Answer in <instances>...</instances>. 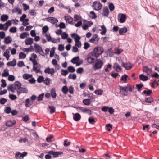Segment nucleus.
<instances>
[{
    "label": "nucleus",
    "mask_w": 159,
    "mask_h": 159,
    "mask_svg": "<svg viewBox=\"0 0 159 159\" xmlns=\"http://www.w3.org/2000/svg\"><path fill=\"white\" fill-rule=\"evenodd\" d=\"M134 88L133 87L132 88L129 84H127V86L122 87L119 86V89L120 91L121 94L124 96H127V94L126 92H128L129 91L130 92H132L134 90Z\"/></svg>",
    "instance_id": "f257e3e1"
},
{
    "label": "nucleus",
    "mask_w": 159,
    "mask_h": 159,
    "mask_svg": "<svg viewBox=\"0 0 159 159\" xmlns=\"http://www.w3.org/2000/svg\"><path fill=\"white\" fill-rule=\"evenodd\" d=\"M104 52V49L101 47H98L95 48L91 52V54L93 57H94L96 58Z\"/></svg>",
    "instance_id": "f03ea898"
},
{
    "label": "nucleus",
    "mask_w": 159,
    "mask_h": 159,
    "mask_svg": "<svg viewBox=\"0 0 159 159\" xmlns=\"http://www.w3.org/2000/svg\"><path fill=\"white\" fill-rule=\"evenodd\" d=\"M103 64V61L99 59H97L95 60L93 66L94 70L99 69L101 68Z\"/></svg>",
    "instance_id": "7ed1b4c3"
},
{
    "label": "nucleus",
    "mask_w": 159,
    "mask_h": 159,
    "mask_svg": "<svg viewBox=\"0 0 159 159\" xmlns=\"http://www.w3.org/2000/svg\"><path fill=\"white\" fill-rule=\"evenodd\" d=\"M92 7L94 10L97 11H99L101 9L102 5L99 2L95 1L93 3Z\"/></svg>",
    "instance_id": "20e7f679"
},
{
    "label": "nucleus",
    "mask_w": 159,
    "mask_h": 159,
    "mask_svg": "<svg viewBox=\"0 0 159 159\" xmlns=\"http://www.w3.org/2000/svg\"><path fill=\"white\" fill-rule=\"evenodd\" d=\"M126 19V16L125 14L122 13H119L118 15V20L121 23L125 22Z\"/></svg>",
    "instance_id": "39448f33"
},
{
    "label": "nucleus",
    "mask_w": 159,
    "mask_h": 159,
    "mask_svg": "<svg viewBox=\"0 0 159 159\" xmlns=\"http://www.w3.org/2000/svg\"><path fill=\"white\" fill-rule=\"evenodd\" d=\"M99 38L98 37V35L97 34H93L90 39L89 41L92 43H94L95 44H97L98 43Z\"/></svg>",
    "instance_id": "423d86ee"
},
{
    "label": "nucleus",
    "mask_w": 159,
    "mask_h": 159,
    "mask_svg": "<svg viewBox=\"0 0 159 159\" xmlns=\"http://www.w3.org/2000/svg\"><path fill=\"white\" fill-rule=\"evenodd\" d=\"M91 55V52L88 54L87 56V57L85 60H87V61L90 64L92 63H94V61H95V59Z\"/></svg>",
    "instance_id": "0eeeda50"
},
{
    "label": "nucleus",
    "mask_w": 159,
    "mask_h": 159,
    "mask_svg": "<svg viewBox=\"0 0 159 159\" xmlns=\"http://www.w3.org/2000/svg\"><path fill=\"white\" fill-rule=\"evenodd\" d=\"M17 92L18 95H20L21 93H27L28 92V89L26 88L21 87L19 89L18 88L17 89Z\"/></svg>",
    "instance_id": "6e6552de"
},
{
    "label": "nucleus",
    "mask_w": 159,
    "mask_h": 159,
    "mask_svg": "<svg viewBox=\"0 0 159 159\" xmlns=\"http://www.w3.org/2000/svg\"><path fill=\"white\" fill-rule=\"evenodd\" d=\"M73 115V118L74 120L76 121H79L81 119V116L79 113L74 114L72 113Z\"/></svg>",
    "instance_id": "1a4fd4ad"
},
{
    "label": "nucleus",
    "mask_w": 159,
    "mask_h": 159,
    "mask_svg": "<svg viewBox=\"0 0 159 159\" xmlns=\"http://www.w3.org/2000/svg\"><path fill=\"white\" fill-rule=\"evenodd\" d=\"M71 36L72 38H74L75 42L80 41L81 39L80 37L77 33H73L72 34H71Z\"/></svg>",
    "instance_id": "9d476101"
},
{
    "label": "nucleus",
    "mask_w": 159,
    "mask_h": 159,
    "mask_svg": "<svg viewBox=\"0 0 159 159\" xmlns=\"http://www.w3.org/2000/svg\"><path fill=\"white\" fill-rule=\"evenodd\" d=\"M65 19L67 23L70 24L72 25H74V23L72 22L73 19L71 17L69 16H65Z\"/></svg>",
    "instance_id": "9b49d317"
},
{
    "label": "nucleus",
    "mask_w": 159,
    "mask_h": 159,
    "mask_svg": "<svg viewBox=\"0 0 159 159\" xmlns=\"http://www.w3.org/2000/svg\"><path fill=\"white\" fill-rule=\"evenodd\" d=\"M48 19V21L50 22V23L52 24H54L55 23H57L58 21V20L56 18L51 17H48L47 18Z\"/></svg>",
    "instance_id": "f8f14e48"
},
{
    "label": "nucleus",
    "mask_w": 159,
    "mask_h": 159,
    "mask_svg": "<svg viewBox=\"0 0 159 159\" xmlns=\"http://www.w3.org/2000/svg\"><path fill=\"white\" fill-rule=\"evenodd\" d=\"M143 72H146L148 75H150L152 72L151 69L149 68L148 66H144L143 68Z\"/></svg>",
    "instance_id": "ddd939ff"
},
{
    "label": "nucleus",
    "mask_w": 159,
    "mask_h": 159,
    "mask_svg": "<svg viewBox=\"0 0 159 159\" xmlns=\"http://www.w3.org/2000/svg\"><path fill=\"white\" fill-rule=\"evenodd\" d=\"M25 44L26 45H31L33 42V39L31 38H27L25 41Z\"/></svg>",
    "instance_id": "4468645a"
},
{
    "label": "nucleus",
    "mask_w": 159,
    "mask_h": 159,
    "mask_svg": "<svg viewBox=\"0 0 159 159\" xmlns=\"http://www.w3.org/2000/svg\"><path fill=\"white\" fill-rule=\"evenodd\" d=\"M12 41L11 38L9 36H8L5 38L4 40V43L6 44H8Z\"/></svg>",
    "instance_id": "2eb2a0df"
},
{
    "label": "nucleus",
    "mask_w": 159,
    "mask_h": 159,
    "mask_svg": "<svg viewBox=\"0 0 159 159\" xmlns=\"http://www.w3.org/2000/svg\"><path fill=\"white\" fill-rule=\"evenodd\" d=\"M127 29L126 27L121 28L119 30L120 34V35H123L125 33L127 32Z\"/></svg>",
    "instance_id": "dca6fc26"
},
{
    "label": "nucleus",
    "mask_w": 159,
    "mask_h": 159,
    "mask_svg": "<svg viewBox=\"0 0 159 159\" xmlns=\"http://www.w3.org/2000/svg\"><path fill=\"white\" fill-rule=\"evenodd\" d=\"M33 102L30 100L29 98H27L25 100V106L27 107H29L32 105Z\"/></svg>",
    "instance_id": "f3484780"
},
{
    "label": "nucleus",
    "mask_w": 159,
    "mask_h": 159,
    "mask_svg": "<svg viewBox=\"0 0 159 159\" xmlns=\"http://www.w3.org/2000/svg\"><path fill=\"white\" fill-rule=\"evenodd\" d=\"M16 64V61L15 58L13 59L12 61L8 62L7 64V65L13 67L15 66Z\"/></svg>",
    "instance_id": "a211bd4d"
},
{
    "label": "nucleus",
    "mask_w": 159,
    "mask_h": 159,
    "mask_svg": "<svg viewBox=\"0 0 159 159\" xmlns=\"http://www.w3.org/2000/svg\"><path fill=\"white\" fill-rule=\"evenodd\" d=\"M109 14V10L107 7H105L103 8V12L102 14L105 16H107Z\"/></svg>",
    "instance_id": "6ab92c4d"
},
{
    "label": "nucleus",
    "mask_w": 159,
    "mask_h": 159,
    "mask_svg": "<svg viewBox=\"0 0 159 159\" xmlns=\"http://www.w3.org/2000/svg\"><path fill=\"white\" fill-rule=\"evenodd\" d=\"M8 16L6 14H3L1 17V20L2 22H5L7 21L8 19Z\"/></svg>",
    "instance_id": "aec40b11"
},
{
    "label": "nucleus",
    "mask_w": 159,
    "mask_h": 159,
    "mask_svg": "<svg viewBox=\"0 0 159 159\" xmlns=\"http://www.w3.org/2000/svg\"><path fill=\"white\" fill-rule=\"evenodd\" d=\"M16 122L15 121H8L5 124L6 126L8 127H11L15 124Z\"/></svg>",
    "instance_id": "412c9836"
},
{
    "label": "nucleus",
    "mask_w": 159,
    "mask_h": 159,
    "mask_svg": "<svg viewBox=\"0 0 159 159\" xmlns=\"http://www.w3.org/2000/svg\"><path fill=\"white\" fill-rule=\"evenodd\" d=\"M15 88L17 90L18 88L20 89L21 87V84L18 81H16L14 83Z\"/></svg>",
    "instance_id": "4be33fe9"
},
{
    "label": "nucleus",
    "mask_w": 159,
    "mask_h": 159,
    "mask_svg": "<svg viewBox=\"0 0 159 159\" xmlns=\"http://www.w3.org/2000/svg\"><path fill=\"white\" fill-rule=\"evenodd\" d=\"M7 88L8 90H10L12 93H14L15 91V89H16L15 87H14L13 84L8 86Z\"/></svg>",
    "instance_id": "5701e85b"
},
{
    "label": "nucleus",
    "mask_w": 159,
    "mask_h": 159,
    "mask_svg": "<svg viewBox=\"0 0 159 159\" xmlns=\"http://www.w3.org/2000/svg\"><path fill=\"white\" fill-rule=\"evenodd\" d=\"M139 77L140 79L143 81H146L148 79V77L147 76H145L143 74L140 75Z\"/></svg>",
    "instance_id": "b1692460"
},
{
    "label": "nucleus",
    "mask_w": 159,
    "mask_h": 159,
    "mask_svg": "<svg viewBox=\"0 0 159 159\" xmlns=\"http://www.w3.org/2000/svg\"><path fill=\"white\" fill-rule=\"evenodd\" d=\"M63 153L61 152H56L54 151L52 154L53 157L54 158L57 157L59 155L62 154Z\"/></svg>",
    "instance_id": "393cba45"
},
{
    "label": "nucleus",
    "mask_w": 159,
    "mask_h": 159,
    "mask_svg": "<svg viewBox=\"0 0 159 159\" xmlns=\"http://www.w3.org/2000/svg\"><path fill=\"white\" fill-rule=\"evenodd\" d=\"M127 63H124L123 61H122V66L124 67L126 70H130L132 67V66H126L127 65Z\"/></svg>",
    "instance_id": "a878e982"
},
{
    "label": "nucleus",
    "mask_w": 159,
    "mask_h": 159,
    "mask_svg": "<svg viewBox=\"0 0 159 159\" xmlns=\"http://www.w3.org/2000/svg\"><path fill=\"white\" fill-rule=\"evenodd\" d=\"M29 35V34L27 32H24L20 34V38L21 39H23Z\"/></svg>",
    "instance_id": "bb28decb"
},
{
    "label": "nucleus",
    "mask_w": 159,
    "mask_h": 159,
    "mask_svg": "<svg viewBox=\"0 0 159 159\" xmlns=\"http://www.w3.org/2000/svg\"><path fill=\"white\" fill-rule=\"evenodd\" d=\"M9 70L7 69L6 68L4 70V72L3 73L2 75L3 77H6L9 75Z\"/></svg>",
    "instance_id": "cd10ccee"
},
{
    "label": "nucleus",
    "mask_w": 159,
    "mask_h": 159,
    "mask_svg": "<svg viewBox=\"0 0 159 159\" xmlns=\"http://www.w3.org/2000/svg\"><path fill=\"white\" fill-rule=\"evenodd\" d=\"M40 65L38 66L37 67L33 66V70L34 71H35L36 73H39L40 72Z\"/></svg>",
    "instance_id": "c85d7f7f"
},
{
    "label": "nucleus",
    "mask_w": 159,
    "mask_h": 159,
    "mask_svg": "<svg viewBox=\"0 0 159 159\" xmlns=\"http://www.w3.org/2000/svg\"><path fill=\"white\" fill-rule=\"evenodd\" d=\"M80 60V58L78 56L77 57H75L73 58L71 60V62L75 64L76 63V61H78Z\"/></svg>",
    "instance_id": "c756f323"
},
{
    "label": "nucleus",
    "mask_w": 159,
    "mask_h": 159,
    "mask_svg": "<svg viewBox=\"0 0 159 159\" xmlns=\"http://www.w3.org/2000/svg\"><path fill=\"white\" fill-rule=\"evenodd\" d=\"M51 96L53 98H55L56 96L55 89L54 88H52L51 91Z\"/></svg>",
    "instance_id": "7c9ffc66"
},
{
    "label": "nucleus",
    "mask_w": 159,
    "mask_h": 159,
    "mask_svg": "<svg viewBox=\"0 0 159 159\" xmlns=\"http://www.w3.org/2000/svg\"><path fill=\"white\" fill-rule=\"evenodd\" d=\"M15 10L14 9H13L12 10V13H16V12H18V14H21L22 13V10H21L18 8V7H16V8Z\"/></svg>",
    "instance_id": "2f4dec72"
},
{
    "label": "nucleus",
    "mask_w": 159,
    "mask_h": 159,
    "mask_svg": "<svg viewBox=\"0 0 159 159\" xmlns=\"http://www.w3.org/2000/svg\"><path fill=\"white\" fill-rule=\"evenodd\" d=\"M51 81V79L48 77L46 78L44 80L43 83L47 85H48L50 84V81Z\"/></svg>",
    "instance_id": "473e14b6"
},
{
    "label": "nucleus",
    "mask_w": 159,
    "mask_h": 159,
    "mask_svg": "<svg viewBox=\"0 0 159 159\" xmlns=\"http://www.w3.org/2000/svg\"><path fill=\"white\" fill-rule=\"evenodd\" d=\"M62 91L64 94H66L68 91V89L66 86H63L62 88Z\"/></svg>",
    "instance_id": "72a5a7b5"
},
{
    "label": "nucleus",
    "mask_w": 159,
    "mask_h": 159,
    "mask_svg": "<svg viewBox=\"0 0 159 159\" xmlns=\"http://www.w3.org/2000/svg\"><path fill=\"white\" fill-rule=\"evenodd\" d=\"M26 57V55L23 52H20L19 55V59H23Z\"/></svg>",
    "instance_id": "f704fd0d"
},
{
    "label": "nucleus",
    "mask_w": 159,
    "mask_h": 159,
    "mask_svg": "<svg viewBox=\"0 0 159 159\" xmlns=\"http://www.w3.org/2000/svg\"><path fill=\"white\" fill-rule=\"evenodd\" d=\"M153 101V98L151 97L146 98L145 100L146 102L151 103Z\"/></svg>",
    "instance_id": "c9c22d12"
},
{
    "label": "nucleus",
    "mask_w": 159,
    "mask_h": 159,
    "mask_svg": "<svg viewBox=\"0 0 159 159\" xmlns=\"http://www.w3.org/2000/svg\"><path fill=\"white\" fill-rule=\"evenodd\" d=\"M21 153L19 152H16L15 157L17 159H21L22 158Z\"/></svg>",
    "instance_id": "e433bc0d"
},
{
    "label": "nucleus",
    "mask_w": 159,
    "mask_h": 159,
    "mask_svg": "<svg viewBox=\"0 0 159 159\" xmlns=\"http://www.w3.org/2000/svg\"><path fill=\"white\" fill-rule=\"evenodd\" d=\"M83 103L86 105H89L91 102L90 99H84L83 100Z\"/></svg>",
    "instance_id": "4c0bfd02"
},
{
    "label": "nucleus",
    "mask_w": 159,
    "mask_h": 159,
    "mask_svg": "<svg viewBox=\"0 0 159 159\" xmlns=\"http://www.w3.org/2000/svg\"><path fill=\"white\" fill-rule=\"evenodd\" d=\"M49 108L50 110V113L51 114H52L55 111V107L52 106H49Z\"/></svg>",
    "instance_id": "58836bf2"
},
{
    "label": "nucleus",
    "mask_w": 159,
    "mask_h": 159,
    "mask_svg": "<svg viewBox=\"0 0 159 159\" xmlns=\"http://www.w3.org/2000/svg\"><path fill=\"white\" fill-rule=\"evenodd\" d=\"M101 28L102 29V31L101 33V34L102 35L105 34L107 31V30L105 27L104 25H103L101 26Z\"/></svg>",
    "instance_id": "ea45409f"
},
{
    "label": "nucleus",
    "mask_w": 159,
    "mask_h": 159,
    "mask_svg": "<svg viewBox=\"0 0 159 159\" xmlns=\"http://www.w3.org/2000/svg\"><path fill=\"white\" fill-rule=\"evenodd\" d=\"M32 75H30L28 74H25L23 76V78L25 79H28L29 78H31Z\"/></svg>",
    "instance_id": "a19ab883"
},
{
    "label": "nucleus",
    "mask_w": 159,
    "mask_h": 159,
    "mask_svg": "<svg viewBox=\"0 0 159 159\" xmlns=\"http://www.w3.org/2000/svg\"><path fill=\"white\" fill-rule=\"evenodd\" d=\"M56 49V48L54 47H53L52 48L51 51L50 52V57H52L53 56L54 53L55 52V50Z\"/></svg>",
    "instance_id": "79ce46f5"
},
{
    "label": "nucleus",
    "mask_w": 159,
    "mask_h": 159,
    "mask_svg": "<svg viewBox=\"0 0 159 159\" xmlns=\"http://www.w3.org/2000/svg\"><path fill=\"white\" fill-rule=\"evenodd\" d=\"M152 91L151 90H144L143 91V93L146 94L147 96H149L152 93Z\"/></svg>",
    "instance_id": "37998d69"
},
{
    "label": "nucleus",
    "mask_w": 159,
    "mask_h": 159,
    "mask_svg": "<svg viewBox=\"0 0 159 159\" xmlns=\"http://www.w3.org/2000/svg\"><path fill=\"white\" fill-rule=\"evenodd\" d=\"M77 77L76 75L74 73L72 74H70L68 76V78L70 79H72L73 80H75Z\"/></svg>",
    "instance_id": "c03bdc74"
},
{
    "label": "nucleus",
    "mask_w": 159,
    "mask_h": 159,
    "mask_svg": "<svg viewBox=\"0 0 159 159\" xmlns=\"http://www.w3.org/2000/svg\"><path fill=\"white\" fill-rule=\"evenodd\" d=\"M44 96V93H42L40 95H39L37 98V101H42L43 99V98Z\"/></svg>",
    "instance_id": "a18cd8bd"
},
{
    "label": "nucleus",
    "mask_w": 159,
    "mask_h": 159,
    "mask_svg": "<svg viewBox=\"0 0 159 159\" xmlns=\"http://www.w3.org/2000/svg\"><path fill=\"white\" fill-rule=\"evenodd\" d=\"M44 80V77L42 76H40L38 78L37 81L39 83H41L42 82H43Z\"/></svg>",
    "instance_id": "49530a36"
},
{
    "label": "nucleus",
    "mask_w": 159,
    "mask_h": 159,
    "mask_svg": "<svg viewBox=\"0 0 159 159\" xmlns=\"http://www.w3.org/2000/svg\"><path fill=\"white\" fill-rule=\"evenodd\" d=\"M11 108L9 107H6L4 110V112L7 114L11 113Z\"/></svg>",
    "instance_id": "de8ad7c7"
},
{
    "label": "nucleus",
    "mask_w": 159,
    "mask_h": 159,
    "mask_svg": "<svg viewBox=\"0 0 159 159\" xmlns=\"http://www.w3.org/2000/svg\"><path fill=\"white\" fill-rule=\"evenodd\" d=\"M68 70L69 72L71 73H73L75 71V69L72 66H69L68 67Z\"/></svg>",
    "instance_id": "09e8293b"
},
{
    "label": "nucleus",
    "mask_w": 159,
    "mask_h": 159,
    "mask_svg": "<svg viewBox=\"0 0 159 159\" xmlns=\"http://www.w3.org/2000/svg\"><path fill=\"white\" fill-rule=\"evenodd\" d=\"M113 69L115 70L116 71H118L117 70V69H119V70H121V68L119 66V65L117 63L116 64H115L114 65V66L113 67Z\"/></svg>",
    "instance_id": "8fccbe9b"
},
{
    "label": "nucleus",
    "mask_w": 159,
    "mask_h": 159,
    "mask_svg": "<svg viewBox=\"0 0 159 159\" xmlns=\"http://www.w3.org/2000/svg\"><path fill=\"white\" fill-rule=\"evenodd\" d=\"M68 36V34L65 32L62 33L61 34V38L63 39H65L67 38Z\"/></svg>",
    "instance_id": "3c124183"
},
{
    "label": "nucleus",
    "mask_w": 159,
    "mask_h": 159,
    "mask_svg": "<svg viewBox=\"0 0 159 159\" xmlns=\"http://www.w3.org/2000/svg\"><path fill=\"white\" fill-rule=\"evenodd\" d=\"M90 13L92 15L90 16L93 19H95L97 17V16L93 11H91L90 12Z\"/></svg>",
    "instance_id": "603ef678"
},
{
    "label": "nucleus",
    "mask_w": 159,
    "mask_h": 159,
    "mask_svg": "<svg viewBox=\"0 0 159 159\" xmlns=\"http://www.w3.org/2000/svg\"><path fill=\"white\" fill-rule=\"evenodd\" d=\"M61 75L64 76H66L68 73V71L66 70H64L62 69L61 70Z\"/></svg>",
    "instance_id": "864d4df0"
},
{
    "label": "nucleus",
    "mask_w": 159,
    "mask_h": 159,
    "mask_svg": "<svg viewBox=\"0 0 159 159\" xmlns=\"http://www.w3.org/2000/svg\"><path fill=\"white\" fill-rule=\"evenodd\" d=\"M103 92V91L101 89H100L99 90H96L95 91L94 93L97 95H101L102 94Z\"/></svg>",
    "instance_id": "5fc2aeb1"
},
{
    "label": "nucleus",
    "mask_w": 159,
    "mask_h": 159,
    "mask_svg": "<svg viewBox=\"0 0 159 159\" xmlns=\"http://www.w3.org/2000/svg\"><path fill=\"white\" fill-rule=\"evenodd\" d=\"M48 30V28L47 25H45L42 28V31L43 33H46Z\"/></svg>",
    "instance_id": "6e6d98bb"
},
{
    "label": "nucleus",
    "mask_w": 159,
    "mask_h": 159,
    "mask_svg": "<svg viewBox=\"0 0 159 159\" xmlns=\"http://www.w3.org/2000/svg\"><path fill=\"white\" fill-rule=\"evenodd\" d=\"M109 8L111 11H112L114 9L115 7L113 3H111L109 4Z\"/></svg>",
    "instance_id": "4d7b16f0"
},
{
    "label": "nucleus",
    "mask_w": 159,
    "mask_h": 159,
    "mask_svg": "<svg viewBox=\"0 0 159 159\" xmlns=\"http://www.w3.org/2000/svg\"><path fill=\"white\" fill-rule=\"evenodd\" d=\"M8 80L9 81H13L15 80V77L12 75H9L8 77Z\"/></svg>",
    "instance_id": "13d9d810"
},
{
    "label": "nucleus",
    "mask_w": 159,
    "mask_h": 159,
    "mask_svg": "<svg viewBox=\"0 0 159 159\" xmlns=\"http://www.w3.org/2000/svg\"><path fill=\"white\" fill-rule=\"evenodd\" d=\"M1 81L2 82L1 87L3 88L6 87L7 86V84L5 80L3 79L1 80Z\"/></svg>",
    "instance_id": "bf43d9fd"
},
{
    "label": "nucleus",
    "mask_w": 159,
    "mask_h": 159,
    "mask_svg": "<svg viewBox=\"0 0 159 159\" xmlns=\"http://www.w3.org/2000/svg\"><path fill=\"white\" fill-rule=\"evenodd\" d=\"M9 97L11 100H15L17 98L16 96L12 94H10L9 95Z\"/></svg>",
    "instance_id": "052dcab7"
},
{
    "label": "nucleus",
    "mask_w": 159,
    "mask_h": 159,
    "mask_svg": "<svg viewBox=\"0 0 159 159\" xmlns=\"http://www.w3.org/2000/svg\"><path fill=\"white\" fill-rule=\"evenodd\" d=\"M16 27H12L9 29V31L11 33H14L16 32Z\"/></svg>",
    "instance_id": "680f3d73"
},
{
    "label": "nucleus",
    "mask_w": 159,
    "mask_h": 159,
    "mask_svg": "<svg viewBox=\"0 0 159 159\" xmlns=\"http://www.w3.org/2000/svg\"><path fill=\"white\" fill-rule=\"evenodd\" d=\"M136 86L137 88L138 91H139L141 89L143 86V85L141 84H136Z\"/></svg>",
    "instance_id": "e2e57ef3"
},
{
    "label": "nucleus",
    "mask_w": 159,
    "mask_h": 159,
    "mask_svg": "<svg viewBox=\"0 0 159 159\" xmlns=\"http://www.w3.org/2000/svg\"><path fill=\"white\" fill-rule=\"evenodd\" d=\"M17 65L20 67L25 66L24 62L22 61H19Z\"/></svg>",
    "instance_id": "0e129e2a"
},
{
    "label": "nucleus",
    "mask_w": 159,
    "mask_h": 159,
    "mask_svg": "<svg viewBox=\"0 0 159 159\" xmlns=\"http://www.w3.org/2000/svg\"><path fill=\"white\" fill-rule=\"evenodd\" d=\"M128 77V75L126 74H124V75H123L121 77V80H124L125 81L126 80Z\"/></svg>",
    "instance_id": "69168bd1"
},
{
    "label": "nucleus",
    "mask_w": 159,
    "mask_h": 159,
    "mask_svg": "<svg viewBox=\"0 0 159 159\" xmlns=\"http://www.w3.org/2000/svg\"><path fill=\"white\" fill-rule=\"evenodd\" d=\"M71 143L70 142H68L67 139H65L64 142V145L65 146H68Z\"/></svg>",
    "instance_id": "338daca9"
},
{
    "label": "nucleus",
    "mask_w": 159,
    "mask_h": 159,
    "mask_svg": "<svg viewBox=\"0 0 159 159\" xmlns=\"http://www.w3.org/2000/svg\"><path fill=\"white\" fill-rule=\"evenodd\" d=\"M26 15L25 14H23L22 16L20 17V21L21 22H23L24 21L25 18L26 17Z\"/></svg>",
    "instance_id": "774afa93"
}]
</instances>
